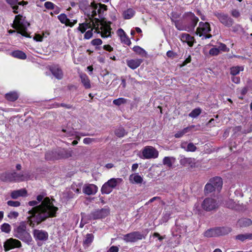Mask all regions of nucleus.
Returning a JSON list of instances; mask_svg holds the SVG:
<instances>
[{
	"label": "nucleus",
	"mask_w": 252,
	"mask_h": 252,
	"mask_svg": "<svg viewBox=\"0 0 252 252\" xmlns=\"http://www.w3.org/2000/svg\"><path fill=\"white\" fill-rule=\"evenodd\" d=\"M55 201L54 198L46 197L39 205L37 200L29 201L28 205L33 207L27 212L28 225L34 228L47 219L56 217L59 209L54 204Z\"/></svg>",
	"instance_id": "f257e3e1"
},
{
	"label": "nucleus",
	"mask_w": 252,
	"mask_h": 252,
	"mask_svg": "<svg viewBox=\"0 0 252 252\" xmlns=\"http://www.w3.org/2000/svg\"><path fill=\"white\" fill-rule=\"evenodd\" d=\"M27 218L26 220L22 221L19 225L15 227L13 229V236L21 240L26 244L30 245L33 241L32 237L27 230Z\"/></svg>",
	"instance_id": "f03ea898"
},
{
	"label": "nucleus",
	"mask_w": 252,
	"mask_h": 252,
	"mask_svg": "<svg viewBox=\"0 0 252 252\" xmlns=\"http://www.w3.org/2000/svg\"><path fill=\"white\" fill-rule=\"evenodd\" d=\"M71 156L72 151L60 148L47 152L45 158L47 160H55L67 158Z\"/></svg>",
	"instance_id": "7ed1b4c3"
},
{
	"label": "nucleus",
	"mask_w": 252,
	"mask_h": 252,
	"mask_svg": "<svg viewBox=\"0 0 252 252\" xmlns=\"http://www.w3.org/2000/svg\"><path fill=\"white\" fill-rule=\"evenodd\" d=\"M25 17L23 15L18 14L15 16L12 27L17 30V32L22 35L28 37H30L29 34L27 32V28L25 27L23 21Z\"/></svg>",
	"instance_id": "20e7f679"
},
{
	"label": "nucleus",
	"mask_w": 252,
	"mask_h": 252,
	"mask_svg": "<svg viewBox=\"0 0 252 252\" xmlns=\"http://www.w3.org/2000/svg\"><path fill=\"white\" fill-rule=\"evenodd\" d=\"M183 18L185 20V31L188 32L193 31L199 21L198 18L190 12L185 13Z\"/></svg>",
	"instance_id": "39448f33"
},
{
	"label": "nucleus",
	"mask_w": 252,
	"mask_h": 252,
	"mask_svg": "<svg viewBox=\"0 0 252 252\" xmlns=\"http://www.w3.org/2000/svg\"><path fill=\"white\" fill-rule=\"evenodd\" d=\"M211 31L210 24L208 22H200L196 29V33L199 36H203L205 39L210 38L212 35L208 33Z\"/></svg>",
	"instance_id": "423d86ee"
},
{
	"label": "nucleus",
	"mask_w": 252,
	"mask_h": 252,
	"mask_svg": "<svg viewBox=\"0 0 252 252\" xmlns=\"http://www.w3.org/2000/svg\"><path fill=\"white\" fill-rule=\"evenodd\" d=\"M144 235L139 231H133L124 235L123 240L126 243H134L142 240Z\"/></svg>",
	"instance_id": "0eeeda50"
},
{
	"label": "nucleus",
	"mask_w": 252,
	"mask_h": 252,
	"mask_svg": "<svg viewBox=\"0 0 252 252\" xmlns=\"http://www.w3.org/2000/svg\"><path fill=\"white\" fill-rule=\"evenodd\" d=\"M214 15L218 18L222 24L227 27H230L234 24V20L226 14L216 12L214 13Z\"/></svg>",
	"instance_id": "6e6552de"
},
{
	"label": "nucleus",
	"mask_w": 252,
	"mask_h": 252,
	"mask_svg": "<svg viewBox=\"0 0 252 252\" xmlns=\"http://www.w3.org/2000/svg\"><path fill=\"white\" fill-rule=\"evenodd\" d=\"M21 247H22L21 242L19 240L13 238L7 239L3 244L4 250L5 252Z\"/></svg>",
	"instance_id": "1a4fd4ad"
},
{
	"label": "nucleus",
	"mask_w": 252,
	"mask_h": 252,
	"mask_svg": "<svg viewBox=\"0 0 252 252\" xmlns=\"http://www.w3.org/2000/svg\"><path fill=\"white\" fill-rule=\"evenodd\" d=\"M110 214L109 208L97 209L91 212L90 217L94 220L105 218Z\"/></svg>",
	"instance_id": "9d476101"
},
{
	"label": "nucleus",
	"mask_w": 252,
	"mask_h": 252,
	"mask_svg": "<svg viewBox=\"0 0 252 252\" xmlns=\"http://www.w3.org/2000/svg\"><path fill=\"white\" fill-rule=\"evenodd\" d=\"M218 206L216 201L211 198L205 199L202 204V207L206 211H210L216 209Z\"/></svg>",
	"instance_id": "9b49d317"
},
{
	"label": "nucleus",
	"mask_w": 252,
	"mask_h": 252,
	"mask_svg": "<svg viewBox=\"0 0 252 252\" xmlns=\"http://www.w3.org/2000/svg\"><path fill=\"white\" fill-rule=\"evenodd\" d=\"M156 149L152 146H145L142 151V156L143 159H150L155 157Z\"/></svg>",
	"instance_id": "f8f14e48"
},
{
	"label": "nucleus",
	"mask_w": 252,
	"mask_h": 252,
	"mask_svg": "<svg viewBox=\"0 0 252 252\" xmlns=\"http://www.w3.org/2000/svg\"><path fill=\"white\" fill-rule=\"evenodd\" d=\"M35 240L46 241L48 238V233L45 230L35 229L32 232Z\"/></svg>",
	"instance_id": "ddd939ff"
},
{
	"label": "nucleus",
	"mask_w": 252,
	"mask_h": 252,
	"mask_svg": "<svg viewBox=\"0 0 252 252\" xmlns=\"http://www.w3.org/2000/svg\"><path fill=\"white\" fill-rule=\"evenodd\" d=\"M49 70L53 76L57 79L61 80L63 78V70L58 64L50 66Z\"/></svg>",
	"instance_id": "4468645a"
},
{
	"label": "nucleus",
	"mask_w": 252,
	"mask_h": 252,
	"mask_svg": "<svg viewBox=\"0 0 252 252\" xmlns=\"http://www.w3.org/2000/svg\"><path fill=\"white\" fill-rule=\"evenodd\" d=\"M97 190V187L94 184L85 185L83 188V192L88 195L95 194Z\"/></svg>",
	"instance_id": "2eb2a0df"
},
{
	"label": "nucleus",
	"mask_w": 252,
	"mask_h": 252,
	"mask_svg": "<svg viewBox=\"0 0 252 252\" xmlns=\"http://www.w3.org/2000/svg\"><path fill=\"white\" fill-rule=\"evenodd\" d=\"M209 182L213 184V187L217 191H220L222 186V180L220 177H215L211 178L210 179Z\"/></svg>",
	"instance_id": "dca6fc26"
},
{
	"label": "nucleus",
	"mask_w": 252,
	"mask_h": 252,
	"mask_svg": "<svg viewBox=\"0 0 252 252\" xmlns=\"http://www.w3.org/2000/svg\"><path fill=\"white\" fill-rule=\"evenodd\" d=\"M117 33L120 37L121 42L126 45L130 46L131 44V41L125 31L122 29H119Z\"/></svg>",
	"instance_id": "f3484780"
},
{
	"label": "nucleus",
	"mask_w": 252,
	"mask_h": 252,
	"mask_svg": "<svg viewBox=\"0 0 252 252\" xmlns=\"http://www.w3.org/2000/svg\"><path fill=\"white\" fill-rule=\"evenodd\" d=\"M141 59H134L127 60L126 61L127 65L132 69H135L138 67L143 62Z\"/></svg>",
	"instance_id": "a211bd4d"
},
{
	"label": "nucleus",
	"mask_w": 252,
	"mask_h": 252,
	"mask_svg": "<svg viewBox=\"0 0 252 252\" xmlns=\"http://www.w3.org/2000/svg\"><path fill=\"white\" fill-rule=\"evenodd\" d=\"M180 39L182 42L187 43L190 47L192 46L193 45L194 37L188 33H184L181 34Z\"/></svg>",
	"instance_id": "6ab92c4d"
},
{
	"label": "nucleus",
	"mask_w": 252,
	"mask_h": 252,
	"mask_svg": "<svg viewBox=\"0 0 252 252\" xmlns=\"http://www.w3.org/2000/svg\"><path fill=\"white\" fill-rule=\"evenodd\" d=\"M180 147L182 149H184L187 152H195L197 147L193 143H188L187 142L183 141L180 144Z\"/></svg>",
	"instance_id": "aec40b11"
},
{
	"label": "nucleus",
	"mask_w": 252,
	"mask_h": 252,
	"mask_svg": "<svg viewBox=\"0 0 252 252\" xmlns=\"http://www.w3.org/2000/svg\"><path fill=\"white\" fill-rule=\"evenodd\" d=\"M100 29L101 30V36L102 38H107L111 36V31L112 29L109 25L105 24L102 25Z\"/></svg>",
	"instance_id": "412c9836"
},
{
	"label": "nucleus",
	"mask_w": 252,
	"mask_h": 252,
	"mask_svg": "<svg viewBox=\"0 0 252 252\" xmlns=\"http://www.w3.org/2000/svg\"><path fill=\"white\" fill-rule=\"evenodd\" d=\"M27 194V191L25 189H22L19 190H13L11 192L10 196L13 199H16L19 197L26 196Z\"/></svg>",
	"instance_id": "4be33fe9"
},
{
	"label": "nucleus",
	"mask_w": 252,
	"mask_h": 252,
	"mask_svg": "<svg viewBox=\"0 0 252 252\" xmlns=\"http://www.w3.org/2000/svg\"><path fill=\"white\" fill-rule=\"evenodd\" d=\"M12 172H5L1 173L0 175V180L4 182H14L13 178Z\"/></svg>",
	"instance_id": "5701e85b"
},
{
	"label": "nucleus",
	"mask_w": 252,
	"mask_h": 252,
	"mask_svg": "<svg viewBox=\"0 0 252 252\" xmlns=\"http://www.w3.org/2000/svg\"><path fill=\"white\" fill-rule=\"evenodd\" d=\"M81 79V83L86 89L91 88V82L89 78L85 73H81L79 75Z\"/></svg>",
	"instance_id": "b1692460"
},
{
	"label": "nucleus",
	"mask_w": 252,
	"mask_h": 252,
	"mask_svg": "<svg viewBox=\"0 0 252 252\" xmlns=\"http://www.w3.org/2000/svg\"><path fill=\"white\" fill-rule=\"evenodd\" d=\"M94 239V235L92 233H88L86 235L85 239L83 241V246L85 249L90 246Z\"/></svg>",
	"instance_id": "393cba45"
},
{
	"label": "nucleus",
	"mask_w": 252,
	"mask_h": 252,
	"mask_svg": "<svg viewBox=\"0 0 252 252\" xmlns=\"http://www.w3.org/2000/svg\"><path fill=\"white\" fill-rule=\"evenodd\" d=\"M180 163L184 166H190L192 167L195 164V159L191 158L182 157Z\"/></svg>",
	"instance_id": "a878e982"
},
{
	"label": "nucleus",
	"mask_w": 252,
	"mask_h": 252,
	"mask_svg": "<svg viewBox=\"0 0 252 252\" xmlns=\"http://www.w3.org/2000/svg\"><path fill=\"white\" fill-rule=\"evenodd\" d=\"M18 97V93L15 91L10 92L5 94V98L9 101L14 102L17 100Z\"/></svg>",
	"instance_id": "bb28decb"
},
{
	"label": "nucleus",
	"mask_w": 252,
	"mask_h": 252,
	"mask_svg": "<svg viewBox=\"0 0 252 252\" xmlns=\"http://www.w3.org/2000/svg\"><path fill=\"white\" fill-rule=\"evenodd\" d=\"M216 229L217 237L227 234L231 231V228L227 227H216Z\"/></svg>",
	"instance_id": "cd10ccee"
},
{
	"label": "nucleus",
	"mask_w": 252,
	"mask_h": 252,
	"mask_svg": "<svg viewBox=\"0 0 252 252\" xmlns=\"http://www.w3.org/2000/svg\"><path fill=\"white\" fill-rule=\"evenodd\" d=\"M14 182H20L26 180V177L22 173H17L15 171L12 172Z\"/></svg>",
	"instance_id": "c85d7f7f"
},
{
	"label": "nucleus",
	"mask_w": 252,
	"mask_h": 252,
	"mask_svg": "<svg viewBox=\"0 0 252 252\" xmlns=\"http://www.w3.org/2000/svg\"><path fill=\"white\" fill-rule=\"evenodd\" d=\"M91 6L92 11H91V14H89L88 17L90 19H94L96 22H98L99 21V19L95 17L97 15L96 9H97L98 6L97 4L94 2L91 3Z\"/></svg>",
	"instance_id": "c756f323"
},
{
	"label": "nucleus",
	"mask_w": 252,
	"mask_h": 252,
	"mask_svg": "<svg viewBox=\"0 0 252 252\" xmlns=\"http://www.w3.org/2000/svg\"><path fill=\"white\" fill-rule=\"evenodd\" d=\"M135 14V11L133 8H128L123 12V16L125 19H130Z\"/></svg>",
	"instance_id": "7c9ffc66"
},
{
	"label": "nucleus",
	"mask_w": 252,
	"mask_h": 252,
	"mask_svg": "<svg viewBox=\"0 0 252 252\" xmlns=\"http://www.w3.org/2000/svg\"><path fill=\"white\" fill-rule=\"evenodd\" d=\"M11 56L15 58L21 59V60H25L27 59L26 54L23 51L20 50H15L11 52Z\"/></svg>",
	"instance_id": "2f4dec72"
},
{
	"label": "nucleus",
	"mask_w": 252,
	"mask_h": 252,
	"mask_svg": "<svg viewBox=\"0 0 252 252\" xmlns=\"http://www.w3.org/2000/svg\"><path fill=\"white\" fill-rule=\"evenodd\" d=\"M114 133L119 138L123 137L127 134V132H126L122 126H119L118 128H116L115 130Z\"/></svg>",
	"instance_id": "473e14b6"
},
{
	"label": "nucleus",
	"mask_w": 252,
	"mask_h": 252,
	"mask_svg": "<svg viewBox=\"0 0 252 252\" xmlns=\"http://www.w3.org/2000/svg\"><path fill=\"white\" fill-rule=\"evenodd\" d=\"M91 24L90 22H85L83 23L79 24V27H78L77 29L78 31H79L82 33H84L86 31L91 28Z\"/></svg>",
	"instance_id": "72a5a7b5"
},
{
	"label": "nucleus",
	"mask_w": 252,
	"mask_h": 252,
	"mask_svg": "<svg viewBox=\"0 0 252 252\" xmlns=\"http://www.w3.org/2000/svg\"><path fill=\"white\" fill-rule=\"evenodd\" d=\"M121 180L122 179L120 178H111L106 183L112 189L115 188L118 185V181L120 182Z\"/></svg>",
	"instance_id": "f704fd0d"
},
{
	"label": "nucleus",
	"mask_w": 252,
	"mask_h": 252,
	"mask_svg": "<svg viewBox=\"0 0 252 252\" xmlns=\"http://www.w3.org/2000/svg\"><path fill=\"white\" fill-rule=\"evenodd\" d=\"M191 129V127L188 126L184 128L183 129L178 131L175 134L174 136L175 138H179L183 137L186 133H188Z\"/></svg>",
	"instance_id": "c9c22d12"
},
{
	"label": "nucleus",
	"mask_w": 252,
	"mask_h": 252,
	"mask_svg": "<svg viewBox=\"0 0 252 252\" xmlns=\"http://www.w3.org/2000/svg\"><path fill=\"white\" fill-rule=\"evenodd\" d=\"M58 19L62 24H64L66 26H67V24L69 22V19L64 13H62L58 15Z\"/></svg>",
	"instance_id": "e433bc0d"
},
{
	"label": "nucleus",
	"mask_w": 252,
	"mask_h": 252,
	"mask_svg": "<svg viewBox=\"0 0 252 252\" xmlns=\"http://www.w3.org/2000/svg\"><path fill=\"white\" fill-rule=\"evenodd\" d=\"M239 224L241 227H247L252 224V220L249 219H243L238 221Z\"/></svg>",
	"instance_id": "4c0bfd02"
},
{
	"label": "nucleus",
	"mask_w": 252,
	"mask_h": 252,
	"mask_svg": "<svg viewBox=\"0 0 252 252\" xmlns=\"http://www.w3.org/2000/svg\"><path fill=\"white\" fill-rule=\"evenodd\" d=\"M204 235L206 237H217L216 228L208 229L204 232Z\"/></svg>",
	"instance_id": "58836bf2"
},
{
	"label": "nucleus",
	"mask_w": 252,
	"mask_h": 252,
	"mask_svg": "<svg viewBox=\"0 0 252 252\" xmlns=\"http://www.w3.org/2000/svg\"><path fill=\"white\" fill-rule=\"evenodd\" d=\"M112 191V189L106 183H104L101 189L102 194H109Z\"/></svg>",
	"instance_id": "ea45409f"
},
{
	"label": "nucleus",
	"mask_w": 252,
	"mask_h": 252,
	"mask_svg": "<svg viewBox=\"0 0 252 252\" xmlns=\"http://www.w3.org/2000/svg\"><path fill=\"white\" fill-rule=\"evenodd\" d=\"M212 185L213 184H211V183L209 182L205 185L204 188V192L205 194H208L216 190Z\"/></svg>",
	"instance_id": "a19ab883"
},
{
	"label": "nucleus",
	"mask_w": 252,
	"mask_h": 252,
	"mask_svg": "<svg viewBox=\"0 0 252 252\" xmlns=\"http://www.w3.org/2000/svg\"><path fill=\"white\" fill-rule=\"evenodd\" d=\"M172 160L174 161L175 158L173 157H165L163 160V163L164 165H165L170 168L172 166Z\"/></svg>",
	"instance_id": "79ce46f5"
},
{
	"label": "nucleus",
	"mask_w": 252,
	"mask_h": 252,
	"mask_svg": "<svg viewBox=\"0 0 252 252\" xmlns=\"http://www.w3.org/2000/svg\"><path fill=\"white\" fill-rule=\"evenodd\" d=\"M0 229L2 232L9 233L11 231V227L9 224L4 223L1 225Z\"/></svg>",
	"instance_id": "37998d69"
},
{
	"label": "nucleus",
	"mask_w": 252,
	"mask_h": 252,
	"mask_svg": "<svg viewBox=\"0 0 252 252\" xmlns=\"http://www.w3.org/2000/svg\"><path fill=\"white\" fill-rule=\"evenodd\" d=\"M126 102L127 99L123 97H120L114 99L113 101V104L117 106H120L121 105L125 104Z\"/></svg>",
	"instance_id": "c03bdc74"
},
{
	"label": "nucleus",
	"mask_w": 252,
	"mask_h": 252,
	"mask_svg": "<svg viewBox=\"0 0 252 252\" xmlns=\"http://www.w3.org/2000/svg\"><path fill=\"white\" fill-rule=\"evenodd\" d=\"M243 68L240 66H233L230 68V74L233 76L238 74L241 70H243Z\"/></svg>",
	"instance_id": "a18cd8bd"
},
{
	"label": "nucleus",
	"mask_w": 252,
	"mask_h": 252,
	"mask_svg": "<svg viewBox=\"0 0 252 252\" xmlns=\"http://www.w3.org/2000/svg\"><path fill=\"white\" fill-rule=\"evenodd\" d=\"M201 112V110L199 108L193 109L189 115L191 118H196L199 116Z\"/></svg>",
	"instance_id": "49530a36"
},
{
	"label": "nucleus",
	"mask_w": 252,
	"mask_h": 252,
	"mask_svg": "<svg viewBox=\"0 0 252 252\" xmlns=\"http://www.w3.org/2000/svg\"><path fill=\"white\" fill-rule=\"evenodd\" d=\"M62 131L66 133L65 136L70 137L74 135V131L73 128H63Z\"/></svg>",
	"instance_id": "de8ad7c7"
},
{
	"label": "nucleus",
	"mask_w": 252,
	"mask_h": 252,
	"mask_svg": "<svg viewBox=\"0 0 252 252\" xmlns=\"http://www.w3.org/2000/svg\"><path fill=\"white\" fill-rule=\"evenodd\" d=\"M171 20L172 22H174L179 20L178 19L181 16V13L176 12H172L171 14Z\"/></svg>",
	"instance_id": "09e8293b"
},
{
	"label": "nucleus",
	"mask_w": 252,
	"mask_h": 252,
	"mask_svg": "<svg viewBox=\"0 0 252 252\" xmlns=\"http://www.w3.org/2000/svg\"><path fill=\"white\" fill-rule=\"evenodd\" d=\"M174 25L176 28L180 31H185V24L183 25L182 22L179 20L176 22H174Z\"/></svg>",
	"instance_id": "8fccbe9b"
},
{
	"label": "nucleus",
	"mask_w": 252,
	"mask_h": 252,
	"mask_svg": "<svg viewBox=\"0 0 252 252\" xmlns=\"http://www.w3.org/2000/svg\"><path fill=\"white\" fill-rule=\"evenodd\" d=\"M132 50L136 53L139 55H143L145 52V50L143 48L138 46H134Z\"/></svg>",
	"instance_id": "3c124183"
},
{
	"label": "nucleus",
	"mask_w": 252,
	"mask_h": 252,
	"mask_svg": "<svg viewBox=\"0 0 252 252\" xmlns=\"http://www.w3.org/2000/svg\"><path fill=\"white\" fill-rule=\"evenodd\" d=\"M8 206L11 207H17L21 205V203L18 201L9 200L7 202Z\"/></svg>",
	"instance_id": "603ef678"
},
{
	"label": "nucleus",
	"mask_w": 252,
	"mask_h": 252,
	"mask_svg": "<svg viewBox=\"0 0 252 252\" xmlns=\"http://www.w3.org/2000/svg\"><path fill=\"white\" fill-rule=\"evenodd\" d=\"M133 180L134 183L136 184H141L143 182L142 178L139 175H134L133 177Z\"/></svg>",
	"instance_id": "864d4df0"
},
{
	"label": "nucleus",
	"mask_w": 252,
	"mask_h": 252,
	"mask_svg": "<svg viewBox=\"0 0 252 252\" xmlns=\"http://www.w3.org/2000/svg\"><path fill=\"white\" fill-rule=\"evenodd\" d=\"M44 6L47 9L52 10L54 9L55 4L51 1H46L44 3Z\"/></svg>",
	"instance_id": "5fc2aeb1"
},
{
	"label": "nucleus",
	"mask_w": 252,
	"mask_h": 252,
	"mask_svg": "<svg viewBox=\"0 0 252 252\" xmlns=\"http://www.w3.org/2000/svg\"><path fill=\"white\" fill-rule=\"evenodd\" d=\"M93 29H91V30L88 31L86 32L84 35V38L85 39H89L91 37H92L93 35Z\"/></svg>",
	"instance_id": "6e6d98bb"
},
{
	"label": "nucleus",
	"mask_w": 252,
	"mask_h": 252,
	"mask_svg": "<svg viewBox=\"0 0 252 252\" xmlns=\"http://www.w3.org/2000/svg\"><path fill=\"white\" fill-rule=\"evenodd\" d=\"M19 216V213L16 211H11L7 215V217L10 219H16Z\"/></svg>",
	"instance_id": "4d7b16f0"
},
{
	"label": "nucleus",
	"mask_w": 252,
	"mask_h": 252,
	"mask_svg": "<svg viewBox=\"0 0 252 252\" xmlns=\"http://www.w3.org/2000/svg\"><path fill=\"white\" fill-rule=\"evenodd\" d=\"M56 106L57 107H64L66 109H72V108L74 109V107L72 105L69 104H65L64 103H57Z\"/></svg>",
	"instance_id": "13d9d810"
},
{
	"label": "nucleus",
	"mask_w": 252,
	"mask_h": 252,
	"mask_svg": "<svg viewBox=\"0 0 252 252\" xmlns=\"http://www.w3.org/2000/svg\"><path fill=\"white\" fill-rule=\"evenodd\" d=\"M220 53V49L218 48H213L209 50V54L212 56H217Z\"/></svg>",
	"instance_id": "bf43d9fd"
},
{
	"label": "nucleus",
	"mask_w": 252,
	"mask_h": 252,
	"mask_svg": "<svg viewBox=\"0 0 252 252\" xmlns=\"http://www.w3.org/2000/svg\"><path fill=\"white\" fill-rule=\"evenodd\" d=\"M235 239L242 242H244L247 240L246 234L245 233L237 235L235 236Z\"/></svg>",
	"instance_id": "052dcab7"
},
{
	"label": "nucleus",
	"mask_w": 252,
	"mask_h": 252,
	"mask_svg": "<svg viewBox=\"0 0 252 252\" xmlns=\"http://www.w3.org/2000/svg\"><path fill=\"white\" fill-rule=\"evenodd\" d=\"M102 41L100 38H96L92 40L91 44L94 46H98L102 44Z\"/></svg>",
	"instance_id": "680f3d73"
},
{
	"label": "nucleus",
	"mask_w": 252,
	"mask_h": 252,
	"mask_svg": "<svg viewBox=\"0 0 252 252\" xmlns=\"http://www.w3.org/2000/svg\"><path fill=\"white\" fill-rule=\"evenodd\" d=\"M241 130H242V126H235V127L233 128V134L234 135H236V136H238L239 135L238 133L239 132H241Z\"/></svg>",
	"instance_id": "e2e57ef3"
},
{
	"label": "nucleus",
	"mask_w": 252,
	"mask_h": 252,
	"mask_svg": "<svg viewBox=\"0 0 252 252\" xmlns=\"http://www.w3.org/2000/svg\"><path fill=\"white\" fill-rule=\"evenodd\" d=\"M231 15L234 18H238L240 16L239 11L236 9H233L231 11Z\"/></svg>",
	"instance_id": "0e129e2a"
},
{
	"label": "nucleus",
	"mask_w": 252,
	"mask_h": 252,
	"mask_svg": "<svg viewBox=\"0 0 252 252\" xmlns=\"http://www.w3.org/2000/svg\"><path fill=\"white\" fill-rule=\"evenodd\" d=\"M96 141V139L94 138H85L83 139V143L85 144H89L93 142H94Z\"/></svg>",
	"instance_id": "69168bd1"
},
{
	"label": "nucleus",
	"mask_w": 252,
	"mask_h": 252,
	"mask_svg": "<svg viewBox=\"0 0 252 252\" xmlns=\"http://www.w3.org/2000/svg\"><path fill=\"white\" fill-rule=\"evenodd\" d=\"M5 1L10 6L18 3V0H5Z\"/></svg>",
	"instance_id": "338daca9"
},
{
	"label": "nucleus",
	"mask_w": 252,
	"mask_h": 252,
	"mask_svg": "<svg viewBox=\"0 0 252 252\" xmlns=\"http://www.w3.org/2000/svg\"><path fill=\"white\" fill-rule=\"evenodd\" d=\"M109 252H118L119 248L117 246H113L109 249Z\"/></svg>",
	"instance_id": "774afa93"
}]
</instances>
